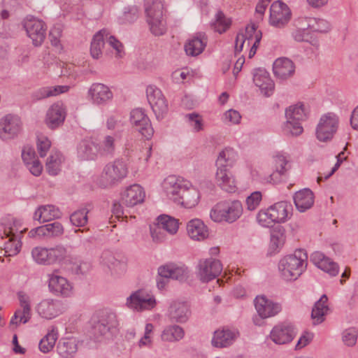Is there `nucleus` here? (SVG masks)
<instances>
[{
  "label": "nucleus",
  "instance_id": "ea45409f",
  "mask_svg": "<svg viewBox=\"0 0 358 358\" xmlns=\"http://www.w3.org/2000/svg\"><path fill=\"white\" fill-rule=\"evenodd\" d=\"M207 45V38L204 34H199L189 38L184 45L187 55L196 57L201 54Z\"/></svg>",
  "mask_w": 358,
  "mask_h": 358
},
{
  "label": "nucleus",
  "instance_id": "69168bd1",
  "mask_svg": "<svg viewBox=\"0 0 358 358\" xmlns=\"http://www.w3.org/2000/svg\"><path fill=\"white\" fill-rule=\"evenodd\" d=\"M88 210L87 208L79 209L73 213L70 216V221L73 226L84 227L88 222Z\"/></svg>",
  "mask_w": 358,
  "mask_h": 358
},
{
  "label": "nucleus",
  "instance_id": "79ce46f5",
  "mask_svg": "<svg viewBox=\"0 0 358 358\" xmlns=\"http://www.w3.org/2000/svg\"><path fill=\"white\" fill-rule=\"evenodd\" d=\"M329 311L328 298L325 294H323L320 299L315 303L312 308L311 318L313 324L317 325L323 322Z\"/></svg>",
  "mask_w": 358,
  "mask_h": 358
},
{
  "label": "nucleus",
  "instance_id": "20e7f679",
  "mask_svg": "<svg viewBox=\"0 0 358 358\" xmlns=\"http://www.w3.org/2000/svg\"><path fill=\"white\" fill-rule=\"evenodd\" d=\"M286 121L282 126V130L287 136H299L303 131L301 122L308 118V111L305 106L298 103L289 106L285 110Z\"/></svg>",
  "mask_w": 358,
  "mask_h": 358
},
{
  "label": "nucleus",
  "instance_id": "4d7b16f0",
  "mask_svg": "<svg viewBox=\"0 0 358 358\" xmlns=\"http://www.w3.org/2000/svg\"><path fill=\"white\" fill-rule=\"evenodd\" d=\"M146 17L164 15V2L162 0H145Z\"/></svg>",
  "mask_w": 358,
  "mask_h": 358
},
{
  "label": "nucleus",
  "instance_id": "dca6fc26",
  "mask_svg": "<svg viewBox=\"0 0 358 358\" xmlns=\"http://www.w3.org/2000/svg\"><path fill=\"white\" fill-rule=\"evenodd\" d=\"M24 27L33 44L41 45L46 35L47 27L44 22L33 16H27L24 20Z\"/></svg>",
  "mask_w": 358,
  "mask_h": 358
},
{
  "label": "nucleus",
  "instance_id": "bf43d9fd",
  "mask_svg": "<svg viewBox=\"0 0 358 358\" xmlns=\"http://www.w3.org/2000/svg\"><path fill=\"white\" fill-rule=\"evenodd\" d=\"M149 28L152 34L155 36L163 35L166 30V22L163 16L146 17Z\"/></svg>",
  "mask_w": 358,
  "mask_h": 358
},
{
  "label": "nucleus",
  "instance_id": "412c9836",
  "mask_svg": "<svg viewBox=\"0 0 358 358\" xmlns=\"http://www.w3.org/2000/svg\"><path fill=\"white\" fill-rule=\"evenodd\" d=\"M34 310L39 317L50 320L62 313V307L58 300L45 298L41 299L35 305Z\"/></svg>",
  "mask_w": 358,
  "mask_h": 358
},
{
  "label": "nucleus",
  "instance_id": "cd10ccee",
  "mask_svg": "<svg viewBox=\"0 0 358 358\" xmlns=\"http://www.w3.org/2000/svg\"><path fill=\"white\" fill-rule=\"evenodd\" d=\"M186 232L188 238L193 241L201 242L209 237V228L199 218H193L186 224Z\"/></svg>",
  "mask_w": 358,
  "mask_h": 358
},
{
  "label": "nucleus",
  "instance_id": "9d476101",
  "mask_svg": "<svg viewBox=\"0 0 358 358\" xmlns=\"http://www.w3.org/2000/svg\"><path fill=\"white\" fill-rule=\"evenodd\" d=\"M223 269L221 262L215 258L201 259L195 268L197 279L203 283H207L217 278Z\"/></svg>",
  "mask_w": 358,
  "mask_h": 358
},
{
  "label": "nucleus",
  "instance_id": "f257e3e1",
  "mask_svg": "<svg viewBox=\"0 0 358 358\" xmlns=\"http://www.w3.org/2000/svg\"><path fill=\"white\" fill-rule=\"evenodd\" d=\"M308 264V255L304 250H296L293 254L280 259L278 270L280 276L285 280L292 281L298 279L306 271Z\"/></svg>",
  "mask_w": 358,
  "mask_h": 358
},
{
  "label": "nucleus",
  "instance_id": "a878e982",
  "mask_svg": "<svg viewBox=\"0 0 358 358\" xmlns=\"http://www.w3.org/2000/svg\"><path fill=\"white\" fill-rule=\"evenodd\" d=\"M253 83L264 96H270L273 94L275 83L266 69L259 68L254 71Z\"/></svg>",
  "mask_w": 358,
  "mask_h": 358
},
{
  "label": "nucleus",
  "instance_id": "423d86ee",
  "mask_svg": "<svg viewBox=\"0 0 358 358\" xmlns=\"http://www.w3.org/2000/svg\"><path fill=\"white\" fill-rule=\"evenodd\" d=\"M18 301L17 308L9 322V328L12 331L17 329L22 324L27 323L31 317L32 296L24 290L18 291L16 294Z\"/></svg>",
  "mask_w": 358,
  "mask_h": 358
},
{
  "label": "nucleus",
  "instance_id": "f8f14e48",
  "mask_svg": "<svg viewBox=\"0 0 358 358\" xmlns=\"http://www.w3.org/2000/svg\"><path fill=\"white\" fill-rule=\"evenodd\" d=\"M129 172L128 165L123 159H115L108 163L103 170L101 177L104 181H101V186L106 187L109 185L121 181L127 177Z\"/></svg>",
  "mask_w": 358,
  "mask_h": 358
},
{
  "label": "nucleus",
  "instance_id": "49530a36",
  "mask_svg": "<svg viewBox=\"0 0 358 358\" xmlns=\"http://www.w3.org/2000/svg\"><path fill=\"white\" fill-rule=\"evenodd\" d=\"M61 216L58 208L53 205H44L38 207L34 215V219L39 222H45L57 219Z\"/></svg>",
  "mask_w": 358,
  "mask_h": 358
},
{
  "label": "nucleus",
  "instance_id": "de8ad7c7",
  "mask_svg": "<svg viewBox=\"0 0 358 358\" xmlns=\"http://www.w3.org/2000/svg\"><path fill=\"white\" fill-rule=\"evenodd\" d=\"M57 350L60 358H73L78 351V341L73 338L62 339Z\"/></svg>",
  "mask_w": 358,
  "mask_h": 358
},
{
  "label": "nucleus",
  "instance_id": "ddd939ff",
  "mask_svg": "<svg viewBox=\"0 0 358 358\" xmlns=\"http://www.w3.org/2000/svg\"><path fill=\"white\" fill-rule=\"evenodd\" d=\"M189 185V180L175 175H171L162 180L160 187L162 192L175 203L183 189H187Z\"/></svg>",
  "mask_w": 358,
  "mask_h": 358
},
{
  "label": "nucleus",
  "instance_id": "774afa93",
  "mask_svg": "<svg viewBox=\"0 0 358 358\" xmlns=\"http://www.w3.org/2000/svg\"><path fill=\"white\" fill-rule=\"evenodd\" d=\"M150 233L155 243H162L168 240L166 232L157 222L150 227Z\"/></svg>",
  "mask_w": 358,
  "mask_h": 358
},
{
  "label": "nucleus",
  "instance_id": "b1692460",
  "mask_svg": "<svg viewBox=\"0 0 358 358\" xmlns=\"http://www.w3.org/2000/svg\"><path fill=\"white\" fill-rule=\"evenodd\" d=\"M296 334L294 326L287 322L275 324L271 329L269 337L277 345H284L290 343Z\"/></svg>",
  "mask_w": 358,
  "mask_h": 358
},
{
  "label": "nucleus",
  "instance_id": "7ed1b4c3",
  "mask_svg": "<svg viewBox=\"0 0 358 358\" xmlns=\"http://www.w3.org/2000/svg\"><path fill=\"white\" fill-rule=\"evenodd\" d=\"M243 212V205L239 200H224L218 202L211 208L210 217L215 222L231 224L238 220Z\"/></svg>",
  "mask_w": 358,
  "mask_h": 358
},
{
  "label": "nucleus",
  "instance_id": "6e6d98bb",
  "mask_svg": "<svg viewBox=\"0 0 358 358\" xmlns=\"http://www.w3.org/2000/svg\"><path fill=\"white\" fill-rule=\"evenodd\" d=\"M58 338V331L56 328H52L41 340L39 343V349L43 353H48L51 351L55 345Z\"/></svg>",
  "mask_w": 358,
  "mask_h": 358
},
{
  "label": "nucleus",
  "instance_id": "39448f33",
  "mask_svg": "<svg viewBox=\"0 0 358 358\" xmlns=\"http://www.w3.org/2000/svg\"><path fill=\"white\" fill-rule=\"evenodd\" d=\"M262 39V32L255 24H248L238 33L235 41V52H241L245 47L249 50L248 57L252 58L257 52Z\"/></svg>",
  "mask_w": 358,
  "mask_h": 358
},
{
  "label": "nucleus",
  "instance_id": "7c9ffc66",
  "mask_svg": "<svg viewBox=\"0 0 358 358\" xmlns=\"http://www.w3.org/2000/svg\"><path fill=\"white\" fill-rule=\"evenodd\" d=\"M201 199V193L190 182V185L187 189H183L179 197L175 203L186 209L195 208Z\"/></svg>",
  "mask_w": 358,
  "mask_h": 358
},
{
  "label": "nucleus",
  "instance_id": "1a4fd4ad",
  "mask_svg": "<svg viewBox=\"0 0 358 358\" xmlns=\"http://www.w3.org/2000/svg\"><path fill=\"white\" fill-rule=\"evenodd\" d=\"M126 306L134 311H148L155 308L157 300L152 292L143 289H138L127 298Z\"/></svg>",
  "mask_w": 358,
  "mask_h": 358
},
{
  "label": "nucleus",
  "instance_id": "e2e57ef3",
  "mask_svg": "<svg viewBox=\"0 0 358 358\" xmlns=\"http://www.w3.org/2000/svg\"><path fill=\"white\" fill-rule=\"evenodd\" d=\"M36 145L38 155L44 157L50 149L52 143L46 135L38 133L36 134Z\"/></svg>",
  "mask_w": 358,
  "mask_h": 358
},
{
  "label": "nucleus",
  "instance_id": "2eb2a0df",
  "mask_svg": "<svg viewBox=\"0 0 358 358\" xmlns=\"http://www.w3.org/2000/svg\"><path fill=\"white\" fill-rule=\"evenodd\" d=\"M129 120L134 129L144 138L149 140L152 137L154 129L149 117L143 110L141 108L132 110Z\"/></svg>",
  "mask_w": 358,
  "mask_h": 358
},
{
  "label": "nucleus",
  "instance_id": "c03bdc74",
  "mask_svg": "<svg viewBox=\"0 0 358 358\" xmlns=\"http://www.w3.org/2000/svg\"><path fill=\"white\" fill-rule=\"evenodd\" d=\"M69 89L70 87L68 85L43 87L34 91L31 94V98L34 101H38L66 93Z\"/></svg>",
  "mask_w": 358,
  "mask_h": 358
},
{
  "label": "nucleus",
  "instance_id": "4468645a",
  "mask_svg": "<svg viewBox=\"0 0 358 358\" xmlns=\"http://www.w3.org/2000/svg\"><path fill=\"white\" fill-rule=\"evenodd\" d=\"M146 96L156 117L162 120L168 112V103L162 90L156 85L146 87Z\"/></svg>",
  "mask_w": 358,
  "mask_h": 358
},
{
  "label": "nucleus",
  "instance_id": "a19ab883",
  "mask_svg": "<svg viewBox=\"0 0 358 358\" xmlns=\"http://www.w3.org/2000/svg\"><path fill=\"white\" fill-rule=\"evenodd\" d=\"M294 202L299 212H305L310 208L314 203L313 192L308 188L296 192L294 196Z\"/></svg>",
  "mask_w": 358,
  "mask_h": 358
},
{
  "label": "nucleus",
  "instance_id": "3c124183",
  "mask_svg": "<svg viewBox=\"0 0 358 358\" xmlns=\"http://www.w3.org/2000/svg\"><path fill=\"white\" fill-rule=\"evenodd\" d=\"M156 222L170 236H174L178 231L179 221L175 217L168 215H161L157 217Z\"/></svg>",
  "mask_w": 358,
  "mask_h": 358
},
{
  "label": "nucleus",
  "instance_id": "5fc2aeb1",
  "mask_svg": "<svg viewBox=\"0 0 358 358\" xmlns=\"http://www.w3.org/2000/svg\"><path fill=\"white\" fill-rule=\"evenodd\" d=\"M187 126L194 133H199L204 130L205 122L203 117L196 113H189L184 116Z\"/></svg>",
  "mask_w": 358,
  "mask_h": 358
},
{
  "label": "nucleus",
  "instance_id": "0eeeda50",
  "mask_svg": "<svg viewBox=\"0 0 358 358\" xmlns=\"http://www.w3.org/2000/svg\"><path fill=\"white\" fill-rule=\"evenodd\" d=\"M275 169L271 173L261 174L259 181L263 184H278L281 181V177L286 175L291 169L289 155L283 152H278L272 157Z\"/></svg>",
  "mask_w": 358,
  "mask_h": 358
},
{
  "label": "nucleus",
  "instance_id": "4be33fe9",
  "mask_svg": "<svg viewBox=\"0 0 358 358\" xmlns=\"http://www.w3.org/2000/svg\"><path fill=\"white\" fill-rule=\"evenodd\" d=\"M255 310L262 319L275 317L282 311V304L264 295L256 296L254 301Z\"/></svg>",
  "mask_w": 358,
  "mask_h": 358
},
{
  "label": "nucleus",
  "instance_id": "a18cd8bd",
  "mask_svg": "<svg viewBox=\"0 0 358 358\" xmlns=\"http://www.w3.org/2000/svg\"><path fill=\"white\" fill-rule=\"evenodd\" d=\"M185 332L184 329L178 324H169L163 329L161 333V340L167 343L179 342L184 338Z\"/></svg>",
  "mask_w": 358,
  "mask_h": 358
},
{
  "label": "nucleus",
  "instance_id": "aec40b11",
  "mask_svg": "<svg viewBox=\"0 0 358 358\" xmlns=\"http://www.w3.org/2000/svg\"><path fill=\"white\" fill-rule=\"evenodd\" d=\"M66 117L65 105L62 102L57 101L48 108L44 117V123L48 129L55 130L63 125Z\"/></svg>",
  "mask_w": 358,
  "mask_h": 358
},
{
  "label": "nucleus",
  "instance_id": "c85d7f7f",
  "mask_svg": "<svg viewBox=\"0 0 358 358\" xmlns=\"http://www.w3.org/2000/svg\"><path fill=\"white\" fill-rule=\"evenodd\" d=\"M294 28L291 31V37L295 42L302 43L307 42L315 47L319 46V43L317 40H309L310 31L308 28L305 16H300L296 18L294 21Z\"/></svg>",
  "mask_w": 358,
  "mask_h": 358
},
{
  "label": "nucleus",
  "instance_id": "052dcab7",
  "mask_svg": "<svg viewBox=\"0 0 358 358\" xmlns=\"http://www.w3.org/2000/svg\"><path fill=\"white\" fill-rule=\"evenodd\" d=\"M231 22L230 18L227 17L222 11L219 10L215 14L212 26L216 32L222 34L229 28Z\"/></svg>",
  "mask_w": 358,
  "mask_h": 358
},
{
  "label": "nucleus",
  "instance_id": "603ef678",
  "mask_svg": "<svg viewBox=\"0 0 358 358\" xmlns=\"http://www.w3.org/2000/svg\"><path fill=\"white\" fill-rule=\"evenodd\" d=\"M286 240L285 230L282 227L273 229L271 233L269 252L275 254L282 248Z\"/></svg>",
  "mask_w": 358,
  "mask_h": 358
},
{
  "label": "nucleus",
  "instance_id": "393cba45",
  "mask_svg": "<svg viewBox=\"0 0 358 358\" xmlns=\"http://www.w3.org/2000/svg\"><path fill=\"white\" fill-rule=\"evenodd\" d=\"M63 225L59 222L46 224L29 231V238L36 239H44L61 236L64 234Z\"/></svg>",
  "mask_w": 358,
  "mask_h": 358
},
{
  "label": "nucleus",
  "instance_id": "338daca9",
  "mask_svg": "<svg viewBox=\"0 0 358 358\" xmlns=\"http://www.w3.org/2000/svg\"><path fill=\"white\" fill-rule=\"evenodd\" d=\"M257 221L263 227H269L276 223L269 207L265 210H261L257 215Z\"/></svg>",
  "mask_w": 358,
  "mask_h": 358
},
{
  "label": "nucleus",
  "instance_id": "5701e85b",
  "mask_svg": "<svg viewBox=\"0 0 358 358\" xmlns=\"http://www.w3.org/2000/svg\"><path fill=\"white\" fill-rule=\"evenodd\" d=\"M48 288L56 296L68 297L73 293V284L65 277L53 272L48 275Z\"/></svg>",
  "mask_w": 358,
  "mask_h": 358
},
{
  "label": "nucleus",
  "instance_id": "58836bf2",
  "mask_svg": "<svg viewBox=\"0 0 358 358\" xmlns=\"http://www.w3.org/2000/svg\"><path fill=\"white\" fill-rule=\"evenodd\" d=\"M100 155L98 144L92 139H84L77 146V157L81 161L94 160Z\"/></svg>",
  "mask_w": 358,
  "mask_h": 358
},
{
  "label": "nucleus",
  "instance_id": "72a5a7b5",
  "mask_svg": "<svg viewBox=\"0 0 358 358\" xmlns=\"http://www.w3.org/2000/svg\"><path fill=\"white\" fill-rule=\"evenodd\" d=\"M273 72L278 79L285 80L294 76L295 65L290 59L280 57L273 62Z\"/></svg>",
  "mask_w": 358,
  "mask_h": 358
},
{
  "label": "nucleus",
  "instance_id": "9b49d317",
  "mask_svg": "<svg viewBox=\"0 0 358 358\" xmlns=\"http://www.w3.org/2000/svg\"><path fill=\"white\" fill-rule=\"evenodd\" d=\"M22 122L16 115L7 114L0 118V140L9 143L16 138L22 131Z\"/></svg>",
  "mask_w": 358,
  "mask_h": 358
},
{
  "label": "nucleus",
  "instance_id": "2f4dec72",
  "mask_svg": "<svg viewBox=\"0 0 358 358\" xmlns=\"http://www.w3.org/2000/svg\"><path fill=\"white\" fill-rule=\"evenodd\" d=\"M215 182L219 187L228 193H235L238 190V182L230 170L216 169Z\"/></svg>",
  "mask_w": 358,
  "mask_h": 358
},
{
  "label": "nucleus",
  "instance_id": "bb28decb",
  "mask_svg": "<svg viewBox=\"0 0 358 358\" xmlns=\"http://www.w3.org/2000/svg\"><path fill=\"white\" fill-rule=\"evenodd\" d=\"M145 197L144 189L138 184L130 185L121 193L120 201L127 207H134L142 203Z\"/></svg>",
  "mask_w": 358,
  "mask_h": 358
},
{
  "label": "nucleus",
  "instance_id": "680f3d73",
  "mask_svg": "<svg viewBox=\"0 0 358 358\" xmlns=\"http://www.w3.org/2000/svg\"><path fill=\"white\" fill-rule=\"evenodd\" d=\"M99 154L101 155L113 154L115 149V138L112 135H106L98 144Z\"/></svg>",
  "mask_w": 358,
  "mask_h": 358
},
{
  "label": "nucleus",
  "instance_id": "c9c22d12",
  "mask_svg": "<svg viewBox=\"0 0 358 358\" xmlns=\"http://www.w3.org/2000/svg\"><path fill=\"white\" fill-rule=\"evenodd\" d=\"M238 159V152L231 147H225L217 155L215 162L216 169L229 170L235 166Z\"/></svg>",
  "mask_w": 358,
  "mask_h": 358
},
{
  "label": "nucleus",
  "instance_id": "4c0bfd02",
  "mask_svg": "<svg viewBox=\"0 0 358 358\" xmlns=\"http://www.w3.org/2000/svg\"><path fill=\"white\" fill-rule=\"evenodd\" d=\"M101 263L106 266L112 275H120L127 269V263L124 259H117L110 252H104L101 255Z\"/></svg>",
  "mask_w": 358,
  "mask_h": 358
},
{
  "label": "nucleus",
  "instance_id": "a211bd4d",
  "mask_svg": "<svg viewBox=\"0 0 358 358\" xmlns=\"http://www.w3.org/2000/svg\"><path fill=\"white\" fill-rule=\"evenodd\" d=\"M292 13L288 6L281 1H274L270 7L269 24L276 28H283L289 22Z\"/></svg>",
  "mask_w": 358,
  "mask_h": 358
},
{
  "label": "nucleus",
  "instance_id": "6ab92c4d",
  "mask_svg": "<svg viewBox=\"0 0 358 358\" xmlns=\"http://www.w3.org/2000/svg\"><path fill=\"white\" fill-rule=\"evenodd\" d=\"M88 100L94 106H106L113 99L110 88L101 83H92L87 90Z\"/></svg>",
  "mask_w": 358,
  "mask_h": 358
},
{
  "label": "nucleus",
  "instance_id": "37998d69",
  "mask_svg": "<svg viewBox=\"0 0 358 358\" xmlns=\"http://www.w3.org/2000/svg\"><path fill=\"white\" fill-rule=\"evenodd\" d=\"M269 208L276 223H284L292 216V206L287 201L277 202Z\"/></svg>",
  "mask_w": 358,
  "mask_h": 358
},
{
  "label": "nucleus",
  "instance_id": "e433bc0d",
  "mask_svg": "<svg viewBox=\"0 0 358 358\" xmlns=\"http://www.w3.org/2000/svg\"><path fill=\"white\" fill-rule=\"evenodd\" d=\"M45 252L46 266L63 264L69 257L67 248L62 244L55 245L52 247H45Z\"/></svg>",
  "mask_w": 358,
  "mask_h": 358
},
{
  "label": "nucleus",
  "instance_id": "c756f323",
  "mask_svg": "<svg viewBox=\"0 0 358 358\" xmlns=\"http://www.w3.org/2000/svg\"><path fill=\"white\" fill-rule=\"evenodd\" d=\"M310 262L330 276H336L339 273V267L337 263L320 251H315L311 254Z\"/></svg>",
  "mask_w": 358,
  "mask_h": 358
},
{
  "label": "nucleus",
  "instance_id": "f3484780",
  "mask_svg": "<svg viewBox=\"0 0 358 358\" xmlns=\"http://www.w3.org/2000/svg\"><path fill=\"white\" fill-rule=\"evenodd\" d=\"M239 336L240 332L235 327L219 328L213 333L211 345L216 348H227L234 345Z\"/></svg>",
  "mask_w": 358,
  "mask_h": 358
},
{
  "label": "nucleus",
  "instance_id": "864d4df0",
  "mask_svg": "<svg viewBox=\"0 0 358 358\" xmlns=\"http://www.w3.org/2000/svg\"><path fill=\"white\" fill-rule=\"evenodd\" d=\"M102 31H104L103 35H106L103 36L105 43L113 49V54L116 58H122L125 54L123 44L107 29H103Z\"/></svg>",
  "mask_w": 358,
  "mask_h": 358
},
{
  "label": "nucleus",
  "instance_id": "0e129e2a",
  "mask_svg": "<svg viewBox=\"0 0 358 358\" xmlns=\"http://www.w3.org/2000/svg\"><path fill=\"white\" fill-rule=\"evenodd\" d=\"M221 119L226 125H238L241 123L242 115L238 110L231 108L223 113Z\"/></svg>",
  "mask_w": 358,
  "mask_h": 358
},
{
  "label": "nucleus",
  "instance_id": "13d9d810",
  "mask_svg": "<svg viewBox=\"0 0 358 358\" xmlns=\"http://www.w3.org/2000/svg\"><path fill=\"white\" fill-rule=\"evenodd\" d=\"M104 31L100 30L96 33L92 38L90 46V54L94 59H99L102 55V48L105 44L103 35Z\"/></svg>",
  "mask_w": 358,
  "mask_h": 358
},
{
  "label": "nucleus",
  "instance_id": "f704fd0d",
  "mask_svg": "<svg viewBox=\"0 0 358 358\" xmlns=\"http://www.w3.org/2000/svg\"><path fill=\"white\" fill-rule=\"evenodd\" d=\"M191 315V310L187 303L182 301L172 302L167 311L168 317L178 323H185Z\"/></svg>",
  "mask_w": 358,
  "mask_h": 358
},
{
  "label": "nucleus",
  "instance_id": "8fccbe9b",
  "mask_svg": "<svg viewBox=\"0 0 358 358\" xmlns=\"http://www.w3.org/2000/svg\"><path fill=\"white\" fill-rule=\"evenodd\" d=\"M64 162V155L57 151L52 152L47 158L45 168L48 173L52 176H56L62 170Z\"/></svg>",
  "mask_w": 358,
  "mask_h": 358
},
{
  "label": "nucleus",
  "instance_id": "f03ea898",
  "mask_svg": "<svg viewBox=\"0 0 358 358\" xmlns=\"http://www.w3.org/2000/svg\"><path fill=\"white\" fill-rule=\"evenodd\" d=\"M1 230L3 231L2 238L5 236L7 240L4 242L5 253L8 256H15L18 254L21 250L22 242L20 235L23 233V230L20 229V221L13 217H6L1 220Z\"/></svg>",
  "mask_w": 358,
  "mask_h": 358
},
{
  "label": "nucleus",
  "instance_id": "473e14b6",
  "mask_svg": "<svg viewBox=\"0 0 358 358\" xmlns=\"http://www.w3.org/2000/svg\"><path fill=\"white\" fill-rule=\"evenodd\" d=\"M21 155L24 165L30 173L34 176H39L43 167L36 154L34 148L30 145L24 146Z\"/></svg>",
  "mask_w": 358,
  "mask_h": 358
},
{
  "label": "nucleus",
  "instance_id": "09e8293b",
  "mask_svg": "<svg viewBox=\"0 0 358 358\" xmlns=\"http://www.w3.org/2000/svg\"><path fill=\"white\" fill-rule=\"evenodd\" d=\"M305 20L310 33L325 34L331 29V23L325 19L305 16Z\"/></svg>",
  "mask_w": 358,
  "mask_h": 358
},
{
  "label": "nucleus",
  "instance_id": "6e6552de",
  "mask_svg": "<svg viewBox=\"0 0 358 358\" xmlns=\"http://www.w3.org/2000/svg\"><path fill=\"white\" fill-rule=\"evenodd\" d=\"M339 127V118L333 113L322 115L315 128L316 138L322 143L333 140Z\"/></svg>",
  "mask_w": 358,
  "mask_h": 358
}]
</instances>
